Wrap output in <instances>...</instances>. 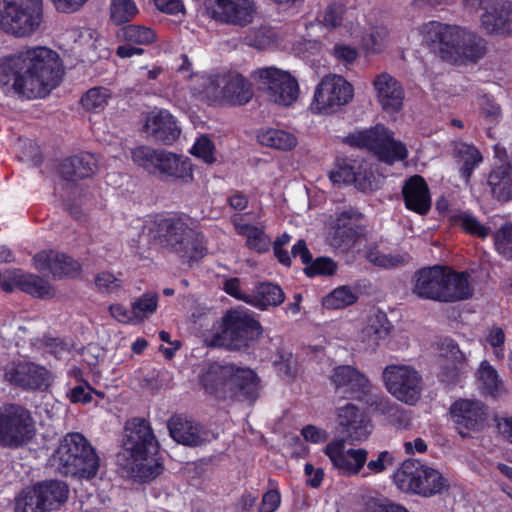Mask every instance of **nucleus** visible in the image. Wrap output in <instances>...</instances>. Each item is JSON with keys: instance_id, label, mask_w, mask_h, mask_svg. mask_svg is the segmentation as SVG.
Wrapping results in <instances>:
<instances>
[{"instance_id": "f03ea898", "label": "nucleus", "mask_w": 512, "mask_h": 512, "mask_svg": "<svg viewBox=\"0 0 512 512\" xmlns=\"http://www.w3.org/2000/svg\"><path fill=\"white\" fill-rule=\"evenodd\" d=\"M424 33L427 41L438 46L440 58L452 64L477 63L487 52L484 38L457 25L430 21Z\"/></svg>"}, {"instance_id": "473e14b6", "label": "nucleus", "mask_w": 512, "mask_h": 512, "mask_svg": "<svg viewBox=\"0 0 512 512\" xmlns=\"http://www.w3.org/2000/svg\"><path fill=\"white\" fill-rule=\"evenodd\" d=\"M391 329L390 322L385 313L376 311L372 313L360 333V339L366 349L375 350L380 341L384 340Z\"/></svg>"}, {"instance_id": "7ed1b4c3", "label": "nucleus", "mask_w": 512, "mask_h": 512, "mask_svg": "<svg viewBox=\"0 0 512 512\" xmlns=\"http://www.w3.org/2000/svg\"><path fill=\"white\" fill-rule=\"evenodd\" d=\"M201 384L207 393L222 400L253 403L258 398L259 380L253 370L233 363L213 362L201 375Z\"/></svg>"}, {"instance_id": "e2e57ef3", "label": "nucleus", "mask_w": 512, "mask_h": 512, "mask_svg": "<svg viewBox=\"0 0 512 512\" xmlns=\"http://www.w3.org/2000/svg\"><path fill=\"white\" fill-rule=\"evenodd\" d=\"M92 393H95L100 397L104 396L103 393L94 390L90 385L84 383L73 387L68 393V398L72 403L87 404L92 400Z\"/></svg>"}, {"instance_id": "f257e3e1", "label": "nucleus", "mask_w": 512, "mask_h": 512, "mask_svg": "<svg viewBox=\"0 0 512 512\" xmlns=\"http://www.w3.org/2000/svg\"><path fill=\"white\" fill-rule=\"evenodd\" d=\"M63 76L57 52L46 46L26 47L0 64V88L21 99H41L57 88Z\"/></svg>"}, {"instance_id": "a211bd4d", "label": "nucleus", "mask_w": 512, "mask_h": 512, "mask_svg": "<svg viewBox=\"0 0 512 512\" xmlns=\"http://www.w3.org/2000/svg\"><path fill=\"white\" fill-rule=\"evenodd\" d=\"M212 19L223 24L246 26L253 20V0H207Z\"/></svg>"}, {"instance_id": "2f4dec72", "label": "nucleus", "mask_w": 512, "mask_h": 512, "mask_svg": "<svg viewBox=\"0 0 512 512\" xmlns=\"http://www.w3.org/2000/svg\"><path fill=\"white\" fill-rule=\"evenodd\" d=\"M473 288L469 281V274L456 272L445 268V281H443L442 302H456L472 296Z\"/></svg>"}, {"instance_id": "864d4df0", "label": "nucleus", "mask_w": 512, "mask_h": 512, "mask_svg": "<svg viewBox=\"0 0 512 512\" xmlns=\"http://www.w3.org/2000/svg\"><path fill=\"white\" fill-rule=\"evenodd\" d=\"M150 125H153L155 128H178L176 126V118L169 110L164 108H155L147 114L142 128H150Z\"/></svg>"}, {"instance_id": "1a4fd4ad", "label": "nucleus", "mask_w": 512, "mask_h": 512, "mask_svg": "<svg viewBox=\"0 0 512 512\" xmlns=\"http://www.w3.org/2000/svg\"><path fill=\"white\" fill-rule=\"evenodd\" d=\"M43 21V0H0V28L6 34L29 37Z\"/></svg>"}, {"instance_id": "39448f33", "label": "nucleus", "mask_w": 512, "mask_h": 512, "mask_svg": "<svg viewBox=\"0 0 512 512\" xmlns=\"http://www.w3.org/2000/svg\"><path fill=\"white\" fill-rule=\"evenodd\" d=\"M57 470L78 479L94 478L100 467V458L91 443L80 433H68L53 455Z\"/></svg>"}, {"instance_id": "bb28decb", "label": "nucleus", "mask_w": 512, "mask_h": 512, "mask_svg": "<svg viewBox=\"0 0 512 512\" xmlns=\"http://www.w3.org/2000/svg\"><path fill=\"white\" fill-rule=\"evenodd\" d=\"M402 195L408 210L425 215L431 208L430 191L426 181L420 175H413L404 181Z\"/></svg>"}, {"instance_id": "c9c22d12", "label": "nucleus", "mask_w": 512, "mask_h": 512, "mask_svg": "<svg viewBox=\"0 0 512 512\" xmlns=\"http://www.w3.org/2000/svg\"><path fill=\"white\" fill-rule=\"evenodd\" d=\"M37 494L46 512L54 510L64 503L68 498L67 485L58 480H48L35 485Z\"/></svg>"}, {"instance_id": "052dcab7", "label": "nucleus", "mask_w": 512, "mask_h": 512, "mask_svg": "<svg viewBox=\"0 0 512 512\" xmlns=\"http://www.w3.org/2000/svg\"><path fill=\"white\" fill-rule=\"evenodd\" d=\"M18 148L21 152V159L29 160L33 166H39L42 163V154L39 146L32 140L19 138Z\"/></svg>"}, {"instance_id": "338daca9", "label": "nucleus", "mask_w": 512, "mask_h": 512, "mask_svg": "<svg viewBox=\"0 0 512 512\" xmlns=\"http://www.w3.org/2000/svg\"><path fill=\"white\" fill-rule=\"evenodd\" d=\"M329 177L334 184H350L357 181L356 173L348 165L340 166L338 169L333 170Z\"/></svg>"}, {"instance_id": "f8f14e48", "label": "nucleus", "mask_w": 512, "mask_h": 512, "mask_svg": "<svg viewBox=\"0 0 512 512\" xmlns=\"http://www.w3.org/2000/svg\"><path fill=\"white\" fill-rule=\"evenodd\" d=\"M382 380L386 390L404 404L415 405L421 398L423 378L412 365H387L383 369Z\"/></svg>"}, {"instance_id": "f704fd0d", "label": "nucleus", "mask_w": 512, "mask_h": 512, "mask_svg": "<svg viewBox=\"0 0 512 512\" xmlns=\"http://www.w3.org/2000/svg\"><path fill=\"white\" fill-rule=\"evenodd\" d=\"M487 183L496 200L500 202L512 200V157L508 163L494 168L489 173Z\"/></svg>"}, {"instance_id": "49530a36", "label": "nucleus", "mask_w": 512, "mask_h": 512, "mask_svg": "<svg viewBox=\"0 0 512 512\" xmlns=\"http://www.w3.org/2000/svg\"><path fill=\"white\" fill-rule=\"evenodd\" d=\"M158 297L154 293H145L131 304L134 324H139L149 318L157 309Z\"/></svg>"}, {"instance_id": "de8ad7c7", "label": "nucleus", "mask_w": 512, "mask_h": 512, "mask_svg": "<svg viewBox=\"0 0 512 512\" xmlns=\"http://www.w3.org/2000/svg\"><path fill=\"white\" fill-rule=\"evenodd\" d=\"M160 150L148 146H139L132 150L133 162L149 174H157Z\"/></svg>"}, {"instance_id": "72a5a7b5", "label": "nucleus", "mask_w": 512, "mask_h": 512, "mask_svg": "<svg viewBox=\"0 0 512 512\" xmlns=\"http://www.w3.org/2000/svg\"><path fill=\"white\" fill-rule=\"evenodd\" d=\"M222 97L228 103L243 105L253 97V90L248 80L241 74H228L222 77Z\"/></svg>"}, {"instance_id": "774afa93", "label": "nucleus", "mask_w": 512, "mask_h": 512, "mask_svg": "<svg viewBox=\"0 0 512 512\" xmlns=\"http://www.w3.org/2000/svg\"><path fill=\"white\" fill-rule=\"evenodd\" d=\"M281 496L277 490L267 491L259 505V512H275L280 505Z\"/></svg>"}, {"instance_id": "f3484780", "label": "nucleus", "mask_w": 512, "mask_h": 512, "mask_svg": "<svg viewBox=\"0 0 512 512\" xmlns=\"http://www.w3.org/2000/svg\"><path fill=\"white\" fill-rule=\"evenodd\" d=\"M4 377L10 384L26 390H42L49 386L51 379L44 366L28 361L7 364Z\"/></svg>"}, {"instance_id": "0e129e2a", "label": "nucleus", "mask_w": 512, "mask_h": 512, "mask_svg": "<svg viewBox=\"0 0 512 512\" xmlns=\"http://www.w3.org/2000/svg\"><path fill=\"white\" fill-rule=\"evenodd\" d=\"M395 458L392 453L382 451L378 454L376 459H372L367 463V468L374 474L381 473L387 468L394 465Z\"/></svg>"}, {"instance_id": "7c9ffc66", "label": "nucleus", "mask_w": 512, "mask_h": 512, "mask_svg": "<svg viewBox=\"0 0 512 512\" xmlns=\"http://www.w3.org/2000/svg\"><path fill=\"white\" fill-rule=\"evenodd\" d=\"M368 400L371 411L384 416L386 421L397 429H408L411 425L408 413L398 404L382 395H375Z\"/></svg>"}, {"instance_id": "423d86ee", "label": "nucleus", "mask_w": 512, "mask_h": 512, "mask_svg": "<svg viewBox=\"0 0 512 512\" xmlns=\"http://www.w3.org/2000/svg\"><path fill=\"white\" fill-rule=\"evenodd\" d=\"M123 447L136 462L140 477L155 478L161 473L162 466L155 458L159 443L145 419L133 418L126 422Z\"/></svg>"}, {"instance_id": "8fccbe9b", "label": "nucleus", "mask_w": 512, "mask_h": 512, "mask_svg": "<svg viewBox=\"0 0 512 512\" xmlns=\"http://www.w3.org/2000/svg\"><path fill=\"white\" fill-rule=\"evenodd\" d=\"M453 222L465 232L482 239H485L491 233L490 227L481 224L473 215L466 212L455 215Z\"/></svg>"}, {"instance_id": "9d476101", "label": "nucleus", "mask_w": 512, "mask_h": 512, "mask_svg": "<svg viewBox=\"0 0 512 512\" xmlns=\"http://www.w3.org/2000/svg\"><path fill=\"white\" fill-rule=\"evenodd\" d=\"M261 325L250 313L243 309H232L222 318L221 331L208 341L213 347L239 350L260 336Z\"/></svg>"}, {"instance_id": "c85d7f7f", "label": "nucleus", "mask_w": 512, "mask_h": 512, "mask_svg": "<svg viewBox=\"0 0 512 512\" xmlns=\"http://www.w3.org/2000/svg\"><path fill=\"white\" fill-rule=\"evenodd\" d=\"M337 421L352 442L365 440L371 432L369 422L352 403L337 408Z\"/></svg>"}, {"instance_id": "ea45409f", "label": "nucleus", "mask_w": 512, "mask_h": 512, "mask_svg": "<svg viewBox=\"0 0 512 512\" xmlns=\"http://www.w3.org/2000/svg\"><path fill=\"white\" fill-rule=\"evenodd\" d=\"M477 379L482 393L498 397L504 392L503 382L497 370L487 361L481 362L477 371Z\"/></svg>"}, {"instance_id": "6e6d98bb", "label": "nucleus", "mask_w": 512, "mask_h": 512, "mask_svg": "<svg viewBox=\"0 0 512 512\" xmlns=\"http://www.w3.org/2000/svg\"><path fill=\"white\" fill-rule=\"evenodd\" d=\"M494 243L499 253L507 258H512V225L502 226L494 234Z\"/></svg>"}, {"instance_id": "58836bf2", "label": "nucleus", "mask_w": 512, "mask_h": 512, "mask_svg": "<svg viewBox=\"0 0 512 512\" xmlns=\"http://www.w3.org/2000/svg\"><path fill=\"white\" fill-rule=\"evenodd\" d=\"M284 299L285 294L280 286L270 282H263L259 283L254 288L251 298L248 300V304L265 310L270 306L280 305L283 303Z\"/></svg>"}, {"instance_id": "13d9d810", "label": "nucleus", "mask_w": 512, "mask_h": 512, "mask_svg": "<svg viewBox=\"0 0 512 512\" xmlns=\"http://www.w3.org/2000/svg\"><path fill=\"white\" fill-rule=\"evenodd\" d=\"M304 271L309 277L315 275H333L336 271V263L330 258L320 257L313 262L311 261L304 268Z\"/></svg>"}, {"instance_id": "aec40b11", "label": "nucleus", "mask_w": 512, "mask_h": 512, "mask_svg": "<svg viewBox=\"0 0 512 512\" xmlns=\"http://www.w3.org/2000/svg\"><path fill=\"white\" fill-rule=\"evenodd\" d=\"M333 466L345 475H356L367 461L365 449H345L344 440L332 441L324 448Z\"/></svg>"}, {"instance_id": "20e7f679", "label": "nucleus", "mask_w": 512, "mask_h": 512, "mask_svg": "<svg viewBox=\"0 0 512 512\" xmlns=\"http://www.w3.org/2000/svg\"><path fill=\"white\" fill-rule=\"evenodd\" d=\"M149 231L157 244L184 260H198L206 254L204 236L182 219H160Z\"/></svg>"}, {"instance_id": "79ce46f5", "label": "nucleus", "mask_w": 512, "mask_h": 512, "mask_svg": "<svg viewBox=\"0 0 512 512\" xmlns=\"http://www.w3.org/2000/svg\"><path fill=\"white\" fill-rule=\"evenodd\" d=\"M234 225L238 234L247 238V245L249 248L259 253H263L269 250L271 240L261 228L250 224H241L237 222H235Z\"/></svg>"}, {"instance_id": "393cba45", "label": "nucleus", "mask_w": 512, "mask_h": 512, "mask_svg": "<svg viewBox=\"0 0 512 512\" xmlns=\"http://www.w3.org/2000/svg\"><path fill=\"white\" fill-rule=\"evenodd\" d=\"M170 436L178 443L196 447L209 441V433L198 423L181 415L171 417L167 423Z\"/></svg>"}, {"instance_id": "603ef678", "label": "nucleus", "mask_w": 512, "mask_h": 512, "mask_svg": "<svg viewBox=\"0 0 512 512\" xmlns=\"http://www.w3.org/2000/svg\"><path fill=\"white\" fill-rule=\"evenodd\" d=\"M356 300L357 296L350 287L341 286L325 297L324 306L329 309H341L352 305Z\"/></svg>"}, {"instance_id": "09e8293b", "label": "nucleus", "mask_w": 512, "mask_h": 512, "mask_svg": "<svg viewBox=\"0 0 512 512\" xmlns=\"http://www.w3.org/2000/svg\"><path fill=\"white\" fill-rule=\"evenodd\" d=\"M34 486L23 489L16 498L15 512H46Z\"/></svg>"}, {"instance_id": "a19ab883", "label": "nucleus", "mask_w": 512, "mask_h": 512, "mask_svg": "<svg viewBox=\"0 0 512 512\" xmlns=\"http://www.w3.org/2000/svg\"><path fill=\"white\" fill-rule=\"evenodd\" d=\"M257 141L267 147L288 150L296 146L295 136L287 130H257Z\"/></svg>"}, {"instance_id": "5fc2aeb1", "label": "nucleus", "mask_w": 512, "mask_h": 512, "mask_svg": "<svg viewBox=\"0 0 512 512\" xmlns=\"http://www.w3.org/2000/svg\"><path fill=\"white\" fill-rule=\"evenodd\" d=\"M347 8L342 3H331L323 15V25L328 29H335L342 25Z\"/></svg>"}, {"instance_id": "c03bdc74", "label": "nucleus", "mask_w": 512, "mask_h": 512, "mask_svg": "<svg viewBox=\"0 0 512 512\" xmlns=\"http://www.w3.org/2000/svg\"><path fill=\"white\" fill-rule=\"evenodd\" d=\"M455 152L462 163L460 166L461 176L468 182L473 170L482 161V156L474 146L465 143L457 144Z\"/></svg>"}, {"instance_id": "dca6fc26", "label": "nucleus", "mask_w": 512, "mask_h": 512, "mask_svg": "<svg viewBox=\"0 0 512 512\" xmlns=\"http://www.w3.org/2000/svg\"><path fill=\"white\" fill-rule=\"evenodd\" d=\"M335 391L346 399L364 401L368 405L372 385L367 376L351 365H338L333 368L329 377Z\"/></svg>"}, {"instance_id": "b1692460", "label": "nucleus", "mask_w": 512, "mask_h": 512, "mask_svg": "<svg viewBox=\"0 0 512 512\" xmlns=\"http://www.w3.org/2000/svg\"><path fill=\"white\" fill-rule=\"evenodd\" d=\"M415 284L413 293L420 298L442 302L443 281H445V267L433 266L423 268L414 275Z\"/></svg>"}, {"instance_id": "69168bd1", "label": "nucleus", "mask_w": 512, "mask_h": 512, "mask_svg": "<svg viewBox=\"0 0 512 512\" xmlns=\"http://www.w3.org/2000/svg\"><path fill=\"white\" fill-rule=\"evenodd\" d=\"M290 240H291L290 235L287 233H283L275 240L274 245H273L275 257L278 259V261L281 264H283L285 266L291 265V257L289 255V252L287 250L283 249V247L285 245H287L290 242Z\"/></svg>"}, {"instance_id": "412c9836", "label": "nucleus", "mask_w": 512, "mask_h": 512, "mask_svg": "<svg viewBox=\"0 0 512 512\" xmlns=\"http://www.w3.org/2000/svg\"><path fill=\"white\" fill-rule=\"evenodd\" d=\"M450 414L459 428L476 431L484 426L488 407L478 399L460 398L451 405Z\"/></svg>"}, {"instance_id": "37998d69", "label": "nucleus", "mask_w": 512, "mask_h": 512, "mask_svg": "<svg viewBox=\"0 0 512 512\" xmlns=\"http://www.w3.org/2000/svg\"><path fill=\"white\" fill-rule=\"evenodd\" d=\"M109 10L111 22L121 27L129 24L139 13L134 0H112Z\"/></svg>"}, {"instance_id": "3c124183", "label": "nucleus", "mask_w": 512, "mask_h": 512, "mask_svg": "<svg viewBox=\"0 0 512 512\" xmlns=\"http://www.w3.org/2000/svg\"><path fill=\"white\" fill-rule=\"evenodd\" d=\"M110 97L109 90L104 87H94L89 89L82 97L81 104L84 109L93 112H99L107 105Z\"/></svg>"}, {"instance_id": "5701e85b", "label": "nucleus", "mask_w": 512, "mask_h": 512, "mask_svg": "<svg viewBox=\"0 0 512 512\" xmlns=\"http://www.w3.org/2000/svg\"><path fill=\"white\" fill-rule=\"evenodd\" d=\"M481 15L482 27L488 34L509 35L512 32L511 4L503 0L489 1Z\"/></svg>"}, {"instance_id": "a878e982", "label": "nucleus", "mask_w": 512, "mask_h": 512, "mask_svg": "<svg viewBox=\"0 0 512 512\" xmlns=\"http://www.w3.org/2000/svg\"><path fill=\"white\" fill-rule=\"evenodd\" d=\"M361 218L362 214L352 207L339 212L335 221L332 245L341 250L351 247L358 236V223Z\"/></svg>"}, {"instance_id": "9b49d317", "label": "nucleus", "mask_w": 512, "mask_h": 512, "mask_svg": "<svg viewBox=\"0 0 512 512\" xmlns=\"http://www.w3.org/2000/svg\"><path fill=\"white\" fill-rule=\"evenodd\" d=\"M344 142L351 147L372 152L380 161L393 164L406 159V146L393 139L386 130H356L345 137Z\"/></svg>"}, {"instance_id": "4c0bfd02", "label": "nucleus", "mask_w": 512, "mask_h": 512, "mask_svg": "<svg viewBox=\"0 0 512 512\" xmlns=\"http://www.w3.org/2000/svg\"><path fill=\"white\" fill-rule=\"evenodd\" d=\"M442 346V355L447 362L451 361V366L448 363L443 366L440 379L446 383H455L458 381L465 356L460 351L458 345L452 340H445Z\"/></svg>"}, {"instance_id": "e433bc0d", "label": "nucleus", "mask_w": 512, "mask_h": 512, "mask_svg": "<svg viewBox=\"0 0 512 512\" xmlns=\"http://www.w3.org/2000/svg\"><path fill=\"white\" fill-rule=\"evenodd\" d=\"M9 278L22 291L34 297L50 298L54 296V290L50 284L37 275H25L20 270H12L9 271Z\"/></svg>"}, {"instance_id": "c756f323", "label": "nucleus", "mask_w": 512, "mask_h": 512, "mask_svg": "<svg viewBox=\"0 0 512 512\" xmlns=\"http://www.w3.org/2000/svg\"><path fill=\"white\" fill-rule=\"evenodd\" d=\"M183 183L193 180V168L188 157L160 149L158 172Z\"/></svg>"}, {"instance_id": "6ab92c4d", "label": "nucleus", "mask_w": 512, "mask_h": 512, "mask_svg": "<svg viewBox=\"0 0 512 512\" xmlns=\"http://www.w3.org/2000/svg\"><path fill=\"white\" fill-rule=\"evenodd\" d=\"M116 39L123 44L116 48L115 55L121 59H127L142 55L144 49L139 46L156 42L157 34L150 27L129 23L117 30Z\"/></svg>"}, {"instance_id": "cd10ccee", "label": "nucleus", "mask_w": 512, "mask_h": 512, "mask_svg": "<svg viewBox=\"0 0 512 512\" xmlns=\"http://www.w3.org/2000/svg\"><path fill=\"white\" fill-rule=\"evenodd\" d=\"M33 261L38 271L44 274L50 273L54 278L72 276L80 268L77 261L55 251L41 252L34 256Z\"/></svg>"}, {"instance_id": "bf43d9fd", "label": "nucleus", "mask_w": 512, "mask_h": 512, "mask_svg": "<svg viewBox=\"0 0 512 512\" xmlns=\"http://www.w3.org/2000/svg\"><path fill=\"white\" fill-rule=\"evenodd\" d=\"M99 291L104 293H118L122 290V280L109 272H100L95 278Z\"/></svg>"}, {"instance_id": "680f3d73", "label": "nucleus", "mask_w": 512, "mask_h": 512, "mask_svg": "<svg viewBox=\"0 0 512 512\" xmlns=\"http://www.w3.org/2000/svg\"><path fill=\"white\" fill-rule=\"evenodd\" d=\"M481 115L488 124L497 125L502 118L501 107L493 99L484 97L481 105Z\"/></svg>"}, {"instance_id": "4468645a", "label": "nucleus", "mask_w": 512, "mask_h": 512, "mask_svg": "<svg viewBox=\"0 0 512 512\" xmlns=\"http://www.w3.org/2000/svg\"><path fill=\"white\" fill-rule=\"evenodd\" d=\"M353 96L354 88L343 76L329 74L316 86L310 109L316 114L331 115L347 105Z\"/></svg>"}, {"instance_id": "0eeeda50", "label": "nucleus", "mask_w": 512, "mask_h": 512, "mask_svg": "<svg viewBox=\"0 0 512 512\" xmlns=\"http://www.w3.org/2000/svg\"><path fill=\"white\" fill-rule=\"evenodd\" d=\"M97 170L98 159L88 152L67 158L60 165L61 177L67 182L64 201L70 214L77 220L83 218L82 206L86 205L89 199L85 189L75 182L94 175Z\"/></svg>"}, {"instance_id": "4d7b16f0", "label": "nucleus", "mask_w": 512, "mask_h": 512, "mask_svg": "<svg viewBox=\"0 0 512 512\" xmlns=\"http://www.w3.org/2000/svg\"><path fill=\"white\" fill-rule=\"evenodd\" d=\"M190 152L192 155L201 158L207 164H212L216 161L215 146L206 136L197 139Z\"/></svg>"}, {"instance_id": "4be33fe9", "label": "nucleus", "mask_w": 512, "mask_h": 512, "mask_svg": "<svg viewBox=\"0 0 512 512\" xmlns=\"http://www.w3.org/2000/svg\"><path fill=\"white\" fill-rule=\"evenodd\" d=\"M373 87L382 109L390 114L398 113L405 98L402 84L390 74L383 72L373 80Z\"/></svg>"}, {"instance_id": "ddd939ff", "label": "nucleus", "mask_w": 512, "mask_h": 512, "mask_svg": "<svg viewBox=\"0 0 512 512\" xmlns=\"http://www.w3.org/2000/svg\"><path fill=\"white\" fill-rule=\"evenodd\" d=\"M35 426L30 412L23 406L7 404L0 407V445L18 448L34 436Z\"/></svg>"}, {"instance_id": "a18cd8bd", "label": "nucleus", "mask_w": 512, "mask_h": 512, "mask_svg": "<svg viewBox=\"0 0 512 512\" xmlns=\"http://www.w3.org/2000/svg\"><path fill=\"white\" fill-rule=\"evenodd\" d=\"M366 259L372 264L382 268H397L407 264L410 256L404 254H384L375 247H369L365 253Z\"/></svg>"}, {"instance_id": "6e6552de", "label": "nucleus", "mask_w": 512, "mask_h": 512, "mask_svg": "<svg viewBox=\"0 0 512 512\" xmlns=\"http://www.w3.org/2000/svg\"><path fill=\"white\" fill-rule=\"evenodd\" d=\"M397 487L406 493L431 497L448 490V480L436 469L408 459L394 473Z\"/></svg>"}, {"instance_id": "2eb2a0df", "label": "nucleus", "mask_w": 512, "mask_h": 512, "mask_svg": "<svg viewBox=\"0 0 512 512\" xmlns=\"http://www.w3.org/2000/svg\"><path fill=\"white\" fill-rule=\"evenodd\" d=\"M259 81V89L264 91L271 102L289 106L299 95V85L290 73L276 67L260 68L254 72Z\"/></svg>"}]
</instances>
